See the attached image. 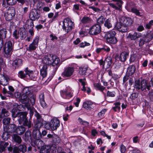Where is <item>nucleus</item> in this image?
Segmentation results:
<instances>
[{
    "mask_svg": "<svg viewBox=\"0 0 153 153\" xmlns=\"http://www.w3.org/2000/svg\"><path fill=\"white\" fill-rule=\"evenodd\" d=\"M23 126L26 128H27L28 130H30L32 127H33V123L30 120L27 119L22 123Z\"/></svg>",
    "mask_w": 153,
    "mask_h": 153,
    "instance_id": "obj_19",
    "label": "nucleus"
},
{
    "mask_svg": "<svg viewBox=\"0 0 153 153\" xmlns=\"http://www.w3.org/2000/svg\"><path fill=\"white\" fill-rule=\"evenodd\" d=\"M10 120L11 119L10 117L4 118L2 120V123L5 125H8L10 123Z\"/></svg>",
    "mask_w": 153,
    "mask_h": 153,
    "instance_id": "obj_48",
    "label": "nucleus"
},
{
    "mask_svg": "<svg viewBox=\"0 0 153 153\" xmlns=\"http://www.w3.org/2000/svg\"><path fill=\"white\" fill-rule=\"evenodd\" d=\"M30 98L29 99L32 105H33L35 102V97H34L32 94H31L29 96Z\"/></svg>",
    "mask_w": 153,
    "mask_h": 153,
    "instance_id": "obj_57",
    "label": "nucleus"
},
{
    "mask_svg": "<svg viewBox=\"0 0 153 153\" xmlns=\"http://www.w3.org/2000/svg\"><path fill=\"white\" fill-rule=\"evenodd\" d=\"M128 56V53L126 52H123L121 53L120 57V59L122 62H125Z\"/></svg>",
    "mask_w": 153,
    "mask_h": 153,
    "instance_id": "obj_27",
    "label": "nucleus"
},
{
    "mask_svg": "<svg viewBox=\"0 0 153 153\" xmlns=\"http://www.w3.org/2000/svg\"><path fill=\"white\" fill-rule=\"evenodd\" d=\"M43 121L36 120L34 123V128L39 129L43 125Z\"/></svg>",
    "mask_w": 153,
    "mask_h": 153,
    "instance_id": "obj_30",
    "label": "nucleus"
},
{
    "mask_svg": "<svg viewBox=\"0 0 153 153\" xmlns=\"http://www.w3.org/2000/svg\"><path fill=\"white\" fill-rule=\"evenodd\" d=\"M90 21L89 18L87 17H84L81 20V22L83 23L89 22Z\"/></svg>",
    "mask_w": 153,
    "mask_h": 153,
    "instance_id": "obj_59",
    "label": "nucleus"
},
{
    "mask_svg": "<svg viewBox=\"0 0 153 153\" xmlns=\"http://www.w3.org/2000/svg\"><path fill=\"white\" fill-rule=\"evenodd\" d=\"M29 97L28 95L22 94L21 95L19 100L22 103L25 104V105L27 106L29 102Z\"/></svg>",
    "mask_w": 153,
    "mask_h": 153,
    "instance_id": "obj_15",
    "label": "nucleus"
},
{
    "mask_svg": "<svg viewBox=\"0 0 153 153\" xmlns=\"http://www.w3.org/2000/svg\"><path fill=\"white\" fill-rule=\"evenodd\" d=\"M12 140L13 142L17 143L18 144H20L22 142L21 137L16 134H13L11 135Z\"/></svg>",
    "mask_w": 153,
    "mask_h": 153,
    "instance_id": "obj_18",
    "label": "nucleus"
},
{
    "mask_svg": "<svg viewBox=\"0 0 153 153\" xmlns=\"http://www.w3.org/2000/svg\"><path fill=\"white\" fill-rule=\"evenodd\" d=\"M26 23V25H27V28H28V29L33 28L34 25L32 20L30 19V20H28Z\"/></svg>",
    "mask_w": 153,
    "mask_h": 153,
    "instance_id": "obj_44",
    "label": "nucleus"
},
{
    "mask_svg": "<svg viewBox=\"0 0 153 153\" xmlns=\"http://www.w3.org/2000/svg\"><path fill=\"white\" fill-rule=\"evenodd\" d=\"M116 28L119 31L122 33H125L128 30V27L124 25L120 22H118L115 26Z\"/></svg>",
    "mask_w": 153,
    "mask_h": 153,
    "instance_id": "obj_10",
    "label": "nucleus"
},
{
    "mask_svg": "<svg viewBox=\"0 0 153 153\" xmlns=\"http://www.w3.org/2000/svg\"><path fill=\"white\" fill-rule=\"evenodd\" d=\"M7 13L14 16L15 14V9L13 7H9Z\"/></svg>",
    "mask_w": 153,
    "mask_h": 153,
    "instance_id": "obj_43",
    "label": "nucleus"
},
{
    "mask_svg": "<svg viewBox=\"0 0 153 153\" xmlns=\"http://www.w3.org/2000/svg\"><path fill=\"white\" fill-rule=\"evenodd\" d=\"M19 34V30L17 31V30H15L13 33V35L16 39H18L20 37Z\"/></svg>",
    "mask_w": 153,
    "mask_h": 153,
    "instance_id": "obj_58",
    "label": "nucleus"
},
{
    "mask_svg": "<svg viewBox=\"0 0 153 153\" xmlns=\"http://www.w3.org/2000/svg\"><path fill=\"white\" fill-rule=\"evenodd\" d=\"M115 105V106L112 108V109L114 111H117V109H118V111H119L120 109V103L119 102H117L114 104Z\"/></svg>",
    "mask_w": 153,
    "mask_h": 153,
    "instance_id": "obj_50",
    "label": "nucleus"
},
{
    "mask_svg": "<svg viewBox=\"0 0 153 153\" xmlns=\"http://www.w3.org/2000/svg\"><path fill=\"white\" fill-rule=\"evenodd\" d=\"M54 56L51 54L45 56L43 59V62L45 65H51L52 63L53 58Z\"/></svg>",
    "mask_w": 153,
    "mask_h": 153,
    "instance_id": "obj_11",
    "label": "nucleus"
},
{
    "mask_svg": "<svg viewBox=\"0 0 153 153\" xmlns=\"http://www.w3.org/2000/svg\"><path fill=\"white\" fill-rule=\"evenodd\" d=\"M23 94H26V95H28V96H30V92L29 90V88H24L23 90Z\"/></svg>",
    "mask_w": 153,
    "mask_h": 153,
    "instance_id": "obj_55",
    "label": "nucleus"
},
{
    "mask_svg": "<svg viewBox=\"0 0 153 153\" xmlns=\"http://www.w3.org/2000/svg\"><path fill=\"white\" fill-rule=\"evenodd\" d=\"M87 70V68H79V73L80 75H85Z\"/></svg>",
    "mask_w": 153,
    "mask_h": 153,
    "instance_id": "obj_46",
    "label": "nucleus"
},
{
    "mask_svg": "<svg viewBox=\"0 0 153 153\" xmlns=\"http://www.w3.org/2000/svg\"><path fill=\"white\" fill-rule=\"evenodd\" d=\"M9 78L6 75L0 74V84L6 86L8 84Z\"/></svg>",
    "mask_w": 153,
    "mask_h": 153,
    "instance_id": "obj_12",
    "label": "nucleus"
},
{
    "mask_svg": "<svg viewBox=\"0 0 153 153\" xmlns=\"http://www.w3.org/2000/svg\"><path fill=\"white\" fill-rule=\"evenodd\" d=\"M31 132L29 131H27L25 134V140L26 141H28L31 139Z\"/></svg>",
    "mask_w": 153,
    "mask_h": 153,
    "instance_id": "obj_38",
    "label": "nucleus"
},
{
    "mask_svg": "<svg viewBox=\"0 0 153 153\" xmlns=\"http://www.w3.org/2000/svg\"><path fill=\"white\" fill-rule=\"evenodd\" d=\"M12 49V44L11 41H8L6 43L4 48V52L5 53L4 55L6 57L8 58L10 56Z\"/></svg>",
    "mask_w": 153,
    "mask_h": 153,
    "instance_id": "obj_3",
    "label": "nucleus"
},
{
    "mask_svg": "<svg viewBox=\"0 0 153 153\" xmlns=\"http://www.w3.org/2000/svg\"><path fill=\"white\" fill-rule=\"evenodd\" d=\"M53 141L56 144H58L60 142V140L58 136L55 135L53 136Z\"/></svg>",
    "mask_w": 153,
    "mask_h": 153,
    "instance_id": "obj_49",
    "label": "nucleus"
},
{
    "mask_svg": "<svg viewBox=\"0 0 153 153\" xmlns=\"http://www.w3.org/2000/svg\"><path fill=\"white\" fill-rule=\"evenodd\" d=\"M19 76H20L21 78H24L27 76V75L28 74H26V72L25 73H24V72L22 71H20L19 72Z\"/></svg>",
    "mask_w": 153,
    "mask_h": 153,
    "instance_id": "obj_63",
    "label": "nucleus"
},
{
    "mask_svg": "<svg viewBox=\"0 0 153 153\" xmlns=\"http://www.w3.org/2000/svg\"><path fill=\"white\" fill-rule=\"evenodd\" d=\"M13 105L14 107L13 108H16L20 111L23 110V109L24 108L23 106L21 104L18 105L17 103H14Z\"/></svg>",
    "mask_w": 153,
    "mask_h": 153,
    "instance_id": "obj_45",
    "label": "nucleus"
},
{
    "mask_svg": "<svg viewBox=\"0 0 153 153\" xmlns=\"http://www.w3.org/2000/svg\"><path fill=\"white\" fill-rule=\"evenodd\" d=\"M25 72H26V74H28V75L31 79L34 80L35 79V77H33V72L32 71H30L28 70V68H26L25 70Z\"/></svg>",
    "mask_w": 153,
    "mask_h": 153,
    "instance_id": "obj_35",
    "label": "nucleus"
},
{
    "mask_svg": "<svg viewBox=\"0 0 153 153\" xmlns=\"http://www.w3.org/2000/svg\"><path fill=\"white\" fill-rule=\"evenodd\" d=\"M54 58H53L52 63L51 64V65L53 66H55L56 65H57L60 62V60L59 58H56L55 56H54Z\"/></svg>",
    "mask_w": 153,
    "mask_h": 153,
    "instance_id": "obj_39",
    "label": "nucleus"
},
{
    "mask_svg": "<svg viewBox=\"0 0 153 153\" xmlns=\"http://www.w3.org/2000/svg\"><path fill=\"white\" fill-rule=\"evenodd\" d=\"M39 38L36 37L33 40V43L30 44L28 50L30 51L35 50L38 45V43L39 42Z\"/></svg>",
    "mask_w": 153,
    "mask_h": 153,
    "instance_id": "obj_17",
    "label": "nucleus"
},
{
    "mask_svg": "<svg viewBox=\"0 0 153 153\" xmlns=\"http://www.w3.org/2000/svg\"><path fill=\"white\" fill-rule=\"evenodd\" d=\"M52 128V130H56L60 125V121L57 118H54L51 121Z\"/></svg>",
    "mask_w": 153,
    "mask_h": 153,
    "instance_id": "obj_13",
    "label": "nucleus"
},
{
    "mask_svg": "<svg viewBox=\"0 0 153 153\" xmlns=\"http://www.w3.org/2000/svg\"><path fill=\"white\" fill-rule=\"evenodd\" d=\"M148 97L151 101H153V90H151L149 92Z\"/></svg>",
    "mask_w": 153,
    "mask_h": 153,
    "instance_id": "obj_61",
    "label": "nucleus"
},
{
    "mask_svg": "<svg viewBox=\"0 0 153 153\" xmlns=\"http://www.w3.org/2000/svg\"><path fill=\"white\" fill-rule=\"evenodd\" d=\"M9 144L8 142L4 143L1 142L0 143V152L2 153L6 150V148Z\"/></svg>",
    "mask_w": 153,
    "mask_h": 153,
    "instance_id": "obj_26",
    "label": "nucleus"
},
{
    "mask_svg": "<svg viewBox=\"0 0 153 153\" xmlns=\"http://www.w3.org/2000/svg\"><path fill=\"white\" fill-rule=\"evenodd\" d=\"M143 38L145 40V42H150L152 40L151 36L149 34H148L145 37H143Z\"/></svg>",
    "mask_w": 153,
    "mask_h": 153,
    "instance_id": "obj_60",
    "label": "nucleus"
},
{
    "mask_svg": "<svg viewBox=\"0 0 153 153\" xmlns=\"http://www.w3.org/2000/svg\"><path fill=\"white\" fill-rule=\"evenodd\" d=\"M26 131V128L23 126H21L17 127L16 131L18 134L21 135Z\"/></svg>",
    "mask_w": 153,
    "mask_h": 153,
    "instance_id": "obj_29",
    "label": "nucleus"
},
{
    "mask_svg": "<svg viewBox=\"0 0 153 153\" xmlns=\"http://www.w3.org/2000/svg\"><path fill=\"white\" fill-rule=\"evenodd\" d=\"M40 16V12L39 10L36 9L32 10L30 13L29 17L30 20L33 21L38 19Z\"/></svg>",
    "mask_w": 153,
    "mask_h": 153,
    "instance_id": "obj_5",
    "label": "nucleus"
},
{
    "mask_svg": "<svg viewBox=\"0 0 153 153\" xmlns=\"http://www.w3.org/2000/svg\"><path fill=\"white\" fill-rule=\"evenodd\" d=\"M47 68L48 66L46 65H44L40 70V74L43 78L45 77L47 75Z\"/></svg>",
    "mask_w": 153,
    "mask_h": 153,
    "instance_id": "obj_23",
    "label": "nucleus"
},
{
    "mask_svg": "<svg viewBox=\"0 0 153 153\" xmlns=\"http://www.w3.org/2000/svg\"><path fill=\"white\" fill-rule=\"evenodd\" d=\"M61 95L62 96L65 95L66 97L65 98L69 99L73 96V94L71 92L68 93L67 91H62L61 92Z\"/></svg>",
    "mask_w": 153,
    "mask_h": 153,
    "instance_id": "obj_31",
    "label": "nucleus"
},
{
    "mask_svg": "<svg viewBox=\"0 0 153 153\" xmlns=\"http://www.w3.org/2000/svg\"><path fill=\"white\" fill-rule=\"evenodd\" d=\"M33 1L34 3H36L35 1H36V6L37 7V9L39 10H40L41 9V8L43 6V4L40 1H37L38 0H33Z\"/></svg>",
    "mask_w": 153,
    "mask_h": 153,
    "instance_id": "obj_47",
    "label": "nucleus"
},
{
    "mask_svg": "<svg viewBox=\"0 0 153 153\" xmlns=\"http://www.w3.org/2000/svg\"><path fill=\"white\" fill-rule=\"evenodd\" d=\"M17 129V126L14 124H11L6 126L4 128V130L6 131L10 134L16 132Z\"/></svg>",
    "mask_w": 153,
    "mask_h": 153,
    "instance_id": "obj_6",
    "label": "nucleus"
},
{
    "mask_svg": "<svg viewBox=\"0 0 153 153\" xmlns=\"http://www.w3.org/2000/svg\"><path fill=\"white\" fill-rule=\"evenodd\" d=\"M18 147L20 152H22V153H24L27 151V147L25 144H21L18 146Z\"/></svg>",
    "mask_w": 153,
    "mask_h": 153,
    "instance_id": "obj_37",
    "label": "nucleus"
},
{
    "mask_svg": "<svg viewBox=\"0 0 153 153\" xmlns=\"http://www.w3.org/2000/svg\"><path fill=\"white\" fill-rule=\"evenodd\" d=\"M44 95L43 93L41 94L39 96V99L40 104L42 107L45 108L46 107L47 104L44 100Z\"/></svg>",
    "mask_w": 153,
    "mask_h": 153,
    "instance_id": "obj_22",
    "label": "nucleus"
},
{
    "mask_svg": "<svg viewBox=\"0 0 153 153\" xmlns=\"http://www.w3.org/2000/svg\"><path fill=\"white\" fill-rule=\"evenodd\" d=\"M22 64V60L21 59H17L14 60L12 63V65L15 69L18 68Z\"/></svg>",
    "mask_w": 153,
    "mask_h": 153,
    "instance_id": "obj_21",
    "label": "nucleus"
},
{
    "mask_svg": "<svg viewBox=\"0 0 153 153\" xmlns=\"http://www.w3.org/2000/svg\"><path fill=\"white\" fill-rule=\"evenodd\" d=\"M94 85L95 87L102 92L105 88V87L102 86L99 83H95Z\"/></svg>",
    "mask_w": 153,
    "mask_h": 153,
    "instance_id": "obj_41",
    "label": "nucleus"
},
{
    "mask_svg": "<svg viewBox=\"0 0 153 153\" xmlns=\"http://www.w3.org/2000/svg\"><path fill=\"white\" fill-rule=\"evenodd\" d=\"M4 131L2 135V138L5 140H7L10 136L11 134L6 131Z\"/></svg>",
    "mask_w": 153,
    "mask_h": 153,
    "instance_id": "obj_36",
    "label": "nucleus"
},
{
    "mask_svg": "<svg viewBox=\"0 0 153 153\" xmlns=\"http://www.w3.org/2000/svg\"><path fill=\"white\" fill-rule=\"evenodd\" d=\"M83 107L86 109L91 110L94 108L93 103L90 101H86L83 103Z\"/></svg>",
    "mask_w": 153,
    "mask_h": 153,
    "instance_id": "obj_20",
    "label": "nucleus"
},
{
    "mask_svg": "<svg viewBox=\"0 0 153 153\" xmlns=\"http://www.w3.org/2000/svg\"><path fill=\"white\" fill-rule=\"evenodd\" d=\"M74 72L73 68L68 67L66 68L62 73V75L66 77H69L73 74Z\"/></svg>",
    "mask_w": 153,
    "mask_h": 153,
    "instance_id": "obj_14",
    "label": "nucleus"
},
{
    "mask_svg": "<svg viewBox=\"0 0 153 153\" xmlns=\"http://www.w3.org/2000/svg\"><path fill=\"white\" fill-rule=\"evenodd\" d=\"M150 85H147L146 81L143 80L141 82L140 80H137L135 81L134 88L138 91H143L147 88L148 90H150Z\"/></svg>",
    "mask_w": 153,
    "mask_h": 153,
    "instance_id": "obj_1",
    "label": "nucleus"
},
{
    "mask_svg": "<svg viewBox=\"0 0 153 153\" xmlns=\"http://www.w3.org/2000/svg\"><path fill=\"white\" fill-rule=\"evenodd\" d=\"M1 114L2 115H3L4 117H7L10 114L6 108H3L1 110Z\"/></svg>",
    "mask_w": 153,
    "mask_h": 153,
    "instance_id": "obj_42",
    "label": "nucleus"
},
{
    "mask_svg": "<svg viewBox=\"0 0 153 153\" xmlns=\"http://www.w3.org/2000/svg\"><path fill=\"white\" fill-rule=\"evenodd\" d=\"M54 147V149H56V145H54L52 146L51 145H43L41 148L40 150V153H50V151L51 148Z\"/></svg>",
    "mask_w": 153,
    "mask_h": 153,
    "instance_id": "obj_7",
    "label": "nucleus"
},
{
    "mask_svg": "<svg viewBox=\"0 0 153 153\" xmlns=\"http://www.w3.org/2000/svg\"><path fill=\"white\" fill-rule=\"evenodd\" d=\"M35 115L36 117V120L43 121V120L41 116L36 111H35Z\"/></svg>",
    "mask_w": 153,
    "mask_h": 153,
    "instance_id": "obj_52",
    "label": "nucleus"
},
{
    "mask_svg": "<svg viewBox=\"0 0 153 153\" xmlns=\"http://www.w3.org/2000/svg\"><path fill=\"white\" fill-rule=\"evenodd\" d=\"M20 37L21 40L25 39L27 36L26 32L24 28H20L19 30Z\"/></svg>",
    "mask_w": 153,
    "mask_h": 153,
    "instance_id": "obj_24",
    "label": "nucleus"
},
{
    "mask_svg": "<svg viewBox=\"0 0 153 153\" xmlns=\"http://www.w3.org/2000/svg\"><path fill=\"white\" fill-rule=\"evenodd\" d=\"M120 22L123 25L128 27L131 25L133 21L129 17L122 16L120 19Z\"/></svg>",
    "mask_w": 153,
    "mask_h": 153,
    "instance_id": "obj_8",
    "label": "nucleus"
},
{
    "mask_svg": "<svg viewBox=\"0 0 153 153\" xmlns=\"http://www.w3.org/2000/svg\"><path fill=\"white\" fill-rule=\"evenodd\" d=\"M27 113L25 112H19L17 117L18 118L17 120L19 124H22L27 119Z\"/></svg>",
    "mask_w": 153,
    "mask_h": 153,
    "instance_id": "obj_9",
    "label": "nucleus"
},
{
    "mask_svg": "<svg viewBox=\"0 0 153 153\" xmlns=\"http://www.w3.org/2000/svg\"><path fill=\"white\" fill-rule=\"evenodd\" d=\"M7 31L5 29H2L0 30V39H5L6 37Z\"/></svg>",
    "mask_w": 153,
    "mask_h": 153,
    "instance_id": "obj_34",
    "label": "nucleus"
},
{
    "mask_svg": "<svg viewBox=\"0 0 153 153\" xmlns=\"http://www.w3.org/2000/svg\"><path fill=\"white\" fill-rule=\"evenodd\" d=\"M136 68L134 65L130 66L128 69V72L130 75H132L135 72Z\"/></svg>",
    "mask_w": 153,
    "mask_h": 153,
    "instance_id": "obj_33",
    "label": "nucleus"
},
{
    "mask_svg": "<svg viewBox=\"0 0 153 153\" xmlns=\"http://www.w3.org/2000/svg\"><path fill=\"white\" fill-rule=\"evenodd\" d=\"M141 36V35L140 33L136 32L134 33L133 34L129 33L128 35V37L132 40H135L137 38H140Z\"/></svg>",
    "mask_w": 153,
    "mask_h": 153,
    "instance_id": "obj_25",
    "label": "nucleus"
},
{
    "mask_svg": "<svg viewBox=\"0 0 153 153\" xmlns=\"http://www.w3.org/2000/svg\"><path fill=\"white\" fill-rule=\"evenodd\" d=\"M7 4L10 5H14L16 2L15 0H7Z\"/></svg>",
    "mask_w": 153,
    "mask_h": 153,
    "instance_id": "obj_62",
    "label": "nucleus"
},
{
    "mask_svg": "<svg viewBox=\"0 0 153 153\" xmlns=\"http://www.w3.org/2000/svg\"><path fill=\"white\" fill-rule=\"evenodd\" d=\"M34 143L37 147L38 149H39L40 147H42L43 146L42 145L43 144V142L40 139H35L34 141Z\"/></svg>",
    "mask_w": 153,
    "mask_h": 153,
    "instance_id": "obj_28",
    "label": "nucleus"
},
{
    "mask_svg": "<svg viewBox=\"0 0 153 153\" xmlns=\"http://www.w3.org/2000/svg\"><path fill=\"white\" fill-rule=\"evenodd\" d=\"M32 136L35 140L40 139L42 137L41 133L39 129L36 128L33 130Z\"/></svg>",
    "mask_w": 153,
    "mask_h": 153,
    "instance_id": "obj_16",
    "label": "nucleus"
},
{
    "mask_svg": "<svg viewBox=\"0 0 153 153\" xmlns=\"http://www.w3.org/2000/svg\"><path fill=\"white\" fill-rule=\"evenodd\" d=\"M115 34V32L114 31H110L108 32L105 35L106 40L112 37H115L114 36Z\"/></svg>",
    "mask_w": 153,
    "mask_h": 153,
    "instance_id": "obj_32",
    "label": "nucleus"
},
{
    "mask_svg": "<svg viewBox=\"0 0 153 153\" xmlns=\"http://www.w3.org/2000/svg\"><path fill=\"white\" fill-rule=\"evenodd\" d=\"M74 26V23L71 20L65 19L63 21L62 28L67 33L71 30Z\"/></svg>",
    "mask_w": 153,
    "mask_h": 153,
    "instance_id": "obj_2",
    "label": "nucleus"
},
{
    "mask_svg": "<svg viewBox=\"0 0 153 153\" xmlns=\"http://www.w3.org/2000/svg\"><path fill=\"white\" fill-rule=\"evenodd\" d=\"M101 29V27L99 24H95L90 28L89 33L91 35H97L100 32Z\"/></svg>",
    "mask_w": 153,
    "mask_h": 153,
    "instance_id": "obj_4",
    "label": "nucleus"
},
{
    "mask_svg": "<svg viewBox=\"0 0 153 153\" xmlns=\"http://www.w3.org/2000/svg\"><path fill=\"white\" fill-rule=\"evenodd\" d=\"M20 152L18 146H14L13 147V151L12 153H19Z\"/></svg>",
    "mask_w": 153,
    "mask_h": 153,
    "instance_id": "obj_64",
    "label": "nucleus"
},
{
    "mask_svg": "<svg viewBox=\"0 0 153 153\" xmlns=\"http://www.w3.org/2000/svg\"><path fill=\"white\" fill-rule=\"evenodd\" d=\"M105 19L104 17L102 16H101L97 20V22L99 25L100 24H102L104 21H105Z\"/></svg>",
    "mask_w": 153,
    "mask_h": 153,
    "instance_id": "obj_53",
    "label": "nucleus"
},
{
    "mask_svg": "<svg viewBox=\"0 0 153 153\" xmlns=\"http://www.w3.org/2000/svg\"><path fill=\"white\" fill-rule=\"evenodd\" d=\"M109 43L115 44L117 42V40L116 37H112V38L106 40Z\"/></svg>",
    "mask_w": 153,
    "mask_h": 153,
    "instance_id": "obj_51",
    "label": "nucleus"
},
{
    "mask_svg": "<svg viewBox=\"0 0 153 153\" xmlns=\"http://www.w3.org/2000/svg\"><path fill=\"white\" fill-rule=\"evenodd\" d=\"M105 63H107V65L110 67L111 64V59L110 57H107L105 61Z\"/></svg>",
    "mask_w": 153,
    "mask_h": 153,
    "instance_id": "obj_56",
    "label": "nucleus"
},
{
    "mask_svg": "<svg viewBox=\"0 0 153 153\" xmlns=\"http://www.w3.org/2000/svg\"><path fill=\"white\" fill-rule=\"evenodd\" d=\"M111 19V18H109L105 21V23L104 24L105 26L108 28H109L112 27Z\"/></svg>",
    "mask_w": 153,
    "mask_h": 153,
    "instance_id": "obj_40",
    "label": "nucleus"
},
{
    "mask_svg": "<svg viewBox=\"0 0 153 153\" xmlns=\"http://www.w3.org/2000/svg\"><path fill=\"white\" fill-rule=\"evenodd\" d=\"M13 16L7 12L4 13V17L7 21H8L11 20Z\"/></svg>",
    "mask_w": 153,
    "mask_h": 153,
    "instance_id": "obj_54",
    "label": "nucleus"
}]
</instances>
